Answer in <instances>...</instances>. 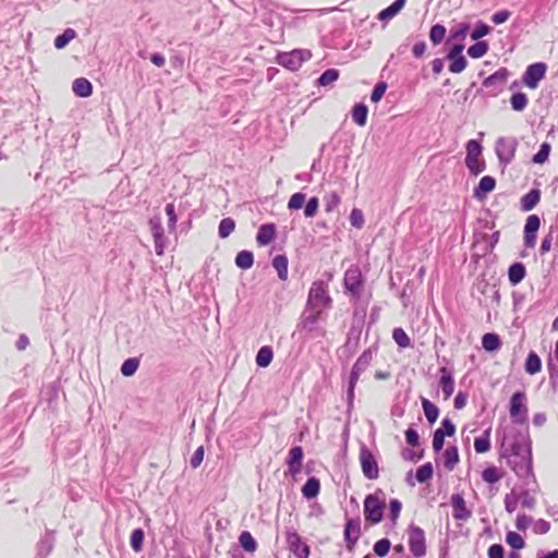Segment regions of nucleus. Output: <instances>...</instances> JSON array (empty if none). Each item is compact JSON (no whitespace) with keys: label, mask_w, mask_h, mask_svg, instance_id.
Segmentation results:
<instances>
[{"label":"nucleus","mask_w":558,"mask_h":558,"mask_svg":"<svg viewBox=\"0 0 558 558\" xmlns=\"http://www.w3.org/2000/svg\"><path fill=\"white\" fill-rule=\"evenodd\" d=\"M500 457L520 477L532 475V450L529 432L515 425H506L500 441Z\"/></svg>","instance_id":"obj_1"},{"label":"nucleus","mask_w":558,"mask_h":558,"mask_svg":"<svg viewBox=\"0 0 558 558\" xmlns=\"http://www.w3.org/2000/svg\"><path fill=\"white\" fill-rule=\"evenodd\" d=\"M472 250V262L475 265L474 271L480 270V276L473 284V294L476 295V293H478L480 295L485 296L488 288V282L485 279V269L488 265V242L486 241L485 233H482L478 230L475 231Z\"/></svg>","instance_id":"obj_2"},{"label":"nucleus","mask_w":558,"mask_h":558,"mask_svg":"<svg viewBox=\"0 0 558 558\" xmlns=\"http://www.w3.org/2000/svg\"><path fill=\"white\" fill-rule=\"evenodd\" d=\"M381 489H377L374 494H369L364 499L363 511L365 521L371 524H378L383 520L385 509V500L381 498Z\"/></svg>","instance_id":"obj_3"},{"label":"nucleus","mask_w":558,"mask_h":558,"mask_svg":"<svg viewBox=\"0 0 558 558\" xmlns=\"http://www.w3.org/2000/svg\"><path fill=\"white\" fill-rule=\"evenodd\" d=\"M332 303L328 294V286L322 280L314 281L310 288L307 296V306L313 308H327Z\"/></svg>","instance_id":"obj_4"},{"label":"nucleus","mask_w":558,"mask_h":558,"mask_svg":"<svg viewBox=\"0 0 558 558\" xmlns=\"http://www.w3.org/2000/svg\"><path fill=\"white\" fill-rule=\"evenodd\" d=\"M312 58L308 49H294L289 52L278 53L276 61L279 65L290 70L298 71L302 64Z\"/></svg>","instance_id":"obj_5"},{"label":"nucleus","mask_w":558,"mask_h":558,"mask_svg":"<svg viewBox=\"0 0 558 558\" xmlns=\"http://www.w3.org/2000/svg\"><path fill=\"white\" fill-rule=\"evenodd\" d=\"M482 153L483 146L476 140L468 142L465 165L473 175H477L485 170V160L481 158Z\"/></svg>","instance_id":"obj_6"},{"label":"nucleus","mask_w":558,"mask_h":558,"mask_svg":"<svg viewBox=\"0 0 558 558\" xmlns=\"http://www.w3.org/2000/svg\"><path fill=\"white\" fill-rule=\"evenodd\" d=\"M408 545L411 554L416 558H422L426 555V537L425 532L417 525H410L407 530Z\"/></svg>","instance_id":"obj_7"},{"label":"nucleus","mask_w":558,"mask_h":558,"mask_svg":"<svg viewBox=\"0 0 558 558\" xmlns=\"http://www.w3.org/2000/svg\"><path fill=\"white\" fill-rule=\"evenodd\" d=\"M509 414L514 424L523 425L526 423L527 407L524 392L518 391L512 395L510 399Z\"/></svg>","instance_id":"obj_8"},{"label":"nucleus","mask_w":558,"mask_h":558,"mask_svg":"<svg viewBox=\"0 0 558 558\" xmlns=\"http://www.w3.org/2000/svg\"><path fill=\"white\" fill-rule=\"evenodd\" d=\"M284 534L288 548L296 558L310 557V546L303 542L301 535L295 530H287Z\"/></svg>","instance_id":"obj_9"},{"label":"nucleus","mask_w":558,"mask_h":558,"mask_svg":"<svg viewBox=\"0 0 558 558\" xmlns=\"http://www.w3.org/2000/svg\"><path fill=\"white\" fill-rule=\"evenodd\" d=\"M359 460L361 463L362 472L368 480H376L379 476V469L377 461L372 451L366 447L362 446L359 453Z\"/></svg>","instance_id":"obj_10"},{"label":"nucleus","mask_w":558,"mask_h":558,"mask_svg":"<svg viewBox=\"0 0 558 558\" xmlns=\"http://www.w3.org/2000/svg\"><path fill=\"white\" fill-rule=\"evenodd\" d=\"M344 287L354 296L360 298L363 278L359 268H349L344 274Z\"/></svg>","instance_id":"obj_11"},{"label":"nucleus","mask_w":558,"mask_h":558,"mask_svg":"<svg viewBox=\"0 0 558 558\" xmlns=\"http://www.w3.org/2000/svg\"><path fill=\"white\" fill-rule=\"evenodd\" d=\"M546 64L543 62L534 63L527 66L524 75L523 82L529 88H536L539 81H542L546 73Z\"/></svg>","instance_id":"obj_12"},{"label":"nucleus","mask_w":558,"mask_h":558,"mask_svg":"<svg viewBox=\"0 0 558 558\" xmlns=\"http://www.w3.org/2000/svg\"><path fill=\"white\" fill-rule=\"evenodd\" d=\"M517 141L514 138H500L496 143V155L501 163H508L514 157Z\"/></svg>","instance_id":"obj_13"},{"label":"nucleus","mask_w":558,"mask_h":558,"mask_svg":"<svg viewBox=\"0 0 558 558\" xmlns=\"http://www.w3.org/2000/svg\"><path fill=\"white\" fill-rule=\"evenodd\" d=\"M464 45L454 43L448 53L450 60L449 71L452 73H461L466 68V60L462 56Z\"/></svg>","instance_id":"obj_14"},{"label":"nucleus","mask_w":558,"mask_h":558,"mask_svg":"<svg viewBox=\"0 0 558 558\" xmlns=\"http://www.w3.org/2000/svg\"><path fill=\"white\" fill-rule=\"evenodd\" d=\"M541 227V219L537 215H530L524 226V245L533 248L536 244L537 231Z\"/></svg>","instance_id":"obj_15"},{"label":"nucleus","mask_w":558,"mask_h":558,"mask_svg":"<svg viewBox=\"0 0 558 558\" xmlns=\"http://www.w3.org/2000/svg\"><path fill=\"white\" fill-rule=\"evenodd\" d=\"M373 360L374 352L371 349L363 351V353L355 361L350 373V377L353 378V381H359L361 374H363L371 366Z\"/></svg>","instance_id":"obj_16"},{"label":"nucleus","mask_w":558,"mask_h":558,"mask_svg":"<svg viewBox=\"0 0 558 558\" xmlns=\"http://www.w3.org/2000/svg\"><path fill=\"white\" fill-rule=\"evenodd\" d=\"M150 231L155 241V252L158 256L163 255L166 241L165 231L159 218L149 220Z\"/></svg>","instance_id":"obj_17"},{"label":"nucleus","mask_w":558,"mask_h":558,"mask_svg":"<svg viewBox=\"0 0 558 558\" xmlns=\"http://www.w3.org/2000/svg\"><path fill=\"white\" fill-rule=\"evenodd\" d=\"M361 535V525L359 519H348L344 527V539L347 548L352 550Z\"/></svg>","instance_id":"obj_18"},{"label":"nucleus","mask_w":558,"mask_h":558,"mask_svg":"<svg viewBox=\"0 0 558 558\" xmlns=\"http://www.w3.org/2000/svg\"><path fill=\"white\" fill-rule=\"evenodd\" d=\"M452 515L456 520H466L471 517V511L466 507L464 498L460 494H453L450 498Z\"/></svg>","instance_id":"obj_19"},{"label":"nucleus","mask_w":558,"mask_h":558,"mask_svg":"<svg viewBox=\"0 0 558 558\" xmlns=\"http://www.w3.org/2000/svg\"><path fill=\"white\" fill-rule=\"evenodd\" d=\"M439 373V387L442 391L444 399L448 400L454 391V379L451 372L447 367H440Z\"/></svg>","instance_id":"obj_20"},{"label":"nucleus","mask_w":558,"mask_h":558,"mask_svg":"<svg viewBox=\"0 0 558 558\" xmlns=\"http://www.w3.org/2000/svg\"><path fill=\"white\" fill-rule=\"evenodd\" d=\"M277 235L275 223H264L259 227L256 234V242L259 246H266L271 243Z\"/></svg>","instance_id":"obj_21"},{"label":"nucleus","mask_w":558,"mask_h":558,"mask_svg":"<svg viewBox=\"0 0 558 558\" xmlns=\"http://www.w3.org/2000/svg\"><path fill=\"white\" fill-rule=\"evenodd\" d=\"M303 457L304 454L302 447L295 446L290 449L287 458V464L289 466V471L292 474H296L301 471Z\"/></svg>","instance_id":"obj_22"},{"label":"nucleus","mask_w":558,"mask_h":558,"mask_svg":"<svg viewBox=\"0 0 558 558\" xmlns=\"http://www.w3.org/2000/svg\"><path fill=\"white\" fill-rule=\"evenodd\" d=\"M407 0H396L388 8L381 10L378 13L377 19L379 21H389L393 19L405 5Z\"/></svg>","instance_id":"obj_23"},{"label":"nucleus","mask_w":558,"mask_h":558,"mask_svg":"<svg viewBox=\"0 0 558 558\" xmlns=\"http://www.w3.org/2000/svg\"><path fill=\"white\" fill-rule=\"evenodd\" d=\"M72 89L78 97H88L93 93V85L87 78L80 77L73 82Z\"/></svg>","instance_id":"obj_24"},{"label":"nucleus","mask_w":558,"mask_h":558,"mask_svg":"<svg viewBox=\"0 0 558 558\" xmlns=\"http://www.w3.org/2000/svg\"><path fill=\"white\" fill-rule=\"evenodd\" d=\"M541 199L539 190H531L521 198V209L523 211L532 210Z\"/></svg>","instance_id":"obj_25"},{"label":"nucleus","mask_w":558,"mask_h":558,"mask_svg":"<svg viewBox=\"0 0 558 558\" xmlns=\"http://www.w3.org/2000/svg\"><path fill=\"white\" fill-rule=\"evenodd\" d=\"M470 34V25L466 23H460L451 28L450 37L448 41L461 43Z\"/></svg>","instance_id":"obj_26"},{"label":"nucleus","mask_w":558,"mask_h":558,"mask_svg":"<svg viewBox=\"0 0 558 558\" xmlns=\"http://www.w3.org/2000/svg\"><path fill=\"white\" fill-rule=\"evenodd\" d=\"M320 490V483L316 477H310L302 487L304 497L312 499L315 498Z\"/></svg>","instance_id":"obj_27"},{"label":"nucleus","mask_w":558,"mask_h":558,"mask_svg":"<svg viewBox=\"0 0 558 558\" xmlns=\"http://www.w3.org/2000/svg\"><path fill=\"white\" fill-rule=\"evenodd\" d=\"M368 108L363 104H356L352 108V120L359 126H364L367 121Z\"/></svg>","instance_id":"obj_28"},{"label":"nucleus","mask_w":558,"mask_h":558,"mask_svg":"<svg viewBox=\"0 0 558 558\" xmlns=\"http://www.w3.org/2000/svg\"><path fill=\"white\" fill-rule=\"evenodd\" d=\"M508 276H509V281L513 286L520 283L525 276L524 265L521 263H515V264L511 265L509 268V271H508Z\"/></svg>","instance_id":"obj_29"},{"label":"nucleus","mask_w":558,"mask_h":558,"mask_svg":"<svg viewBox=\"0 0 558 558\" xmlns=\"http://www.w3.org/2000/svg\"><path fill=\"white\" fill-rule=\"evenodd\" d=\"M272 266L281 280L288 279V258L284 255H277L272 259Z\"/></svg>","instance_id":"obj_30"},{"label":"nucleus","mask_w":558,"mask_h":558,"mask_svg":"<svg viewBox=\"0 0 558 558\" xmlns=\"http://www.w3.org/2000/svg\"><path fill=\"white\" fill-rule=\"evenodd\" d=\"M274 357L272 349L269 345L262 347L256 355V364L259 367H267Z\"/></svg>","instance_id":"obj_31"},{"label":"nucleus","mask_w":558,"mask_h":558,"mask_svg":"<svg viewBox=\"0 0 558 558\" xmlns=\"http://www.w3.org/2000/svg\"><path fill=\"white\" fill-rule=\"evenodd\" d=\"M254 264V255L251 251L243 250L235 257V265L241 269H250Z\"/></svg>","instance_id":"obj_32"},{"label":"nucleus","mask_w":558,"mask_h":558,"mask_svg":"<svg viewBox=\"0 0 558 558\" xmlns=\"http://www.w3.org/2000/svg\"><path fill=\"white\" fill-rule=\"evenodd\" d=\"M459 461V453L456 447H448L444 452V466L451 471Z\"/></svg>","instance_id":"obj_33"},{"label":"nucleus","mask_w":558,"mask_h":558,"mask_svg":"<svg viewBox=\"0 0 558 558\" xmlns=\"http://www.w3.org/2000/svg\"><path fill=\"white\" fill-rule=\"evenodd\" d=\"M241 547L247 553H254L257 549V543L248 531H243L239 536Z\"/></svg>","instance_id":"obj_34"},{"label":"nucleus","mask_w":558,"mask_h":558,"mask_svg":"<svg viewBox=\"0 0 558 558\" xmlns=\"http://www.w3.org/2000/svg\"><path fill=\"white\" fill-rule=\"evenodd\" d=\"M422 408L427 421L434 424L439 415L438 408L427 399H422Z\"/></svg>","instance_id":"obj_35"},{"label":"nucleus","mask_w":558,"mask_h":558,"mask_svg":"<svg viewBox=\"0 0 558 558\" xmlns=\"http://www.w3.org/2000/svg\"><path fill=\"white\" fill-rule=\"evenodd\" d=\"M541 368H542V362H541L539 356L536 353L531 352L527 355V359L525 361V372L531 375H534V374L538 373L541 371Z\"/></svg>","instance_id":"obj_36"},{"label":"nucleus","mask_w":558,"mask_h":558,"mask_svg":"<svg viewBox=\"0 0 558 558\" xmlns=\"http://www.w3.org/2000/svg\"><path fill=\"white\" fill-rule=\"evenodd\" d=\"M76 33L72 28H66L61 35H58L54 39V47L57 49L64 48L72 39H74Z\"/></svg>","instance_id":"obj_37"},{"label":"nucleus","mask_w":558,"mask_h":558,"mask_svg":"<svg viewBox=\"0 0 558 558\" xmlns=\"http://www.w3.org/2000/svg\"><path fill=\"white\" fill-rule=\"evenodd\" d=\"M326 213L333 211L341 203V197L337 192H329L324 197Z\"/></svg>","instance_id":"obj_38"},{"label":"nucleus","mask_w":558,"mask_h":558,"mask_svg":"<svg viewBox=\"0 0 558 558\" xmlns=\"http://www.w3.org/2000/svg\"><path fill=\"white\" fill-rule=\"evenodd\" d=\"M144 532L142 529H135L130 536V545L134 551L138 553L143 548Z\"/></svg>","instance_id":"obj_39"},{"label":"nucleus","mask_w":558,"mask_h":558,"mask_svg":"<svg viewBox=\"0 0 558 558\" xmlns=\"http://www.w3.org/2000/svg\"><path fill=\"white\" fill-rule=\"evenodd\" d=\"M446 36V27L440 24L432 26L429 31V39L436 46L439 45Z\"/></svg>","instance_id":"obj_40"},{"label":"nucleus","mask_w":558,"mask_h":558,"mask_svg":"<svg viewBox=\"0 0 558 558\" xmlns=\"http://www.w3.org/2000/svg\"><path fill=\"white\" fill-rule=\"evenodd\" d=\"M235 229V222L232 218H223L218 228L219 236L225 239L229 236Z\"/></svg>","instance_id":"obj_41"},{"label":"nucleus","mask_w":558,"mask_h":558,"mask_svg":"<svg viewBox=\"0 0 558 558\" xmlns=\"http://www.w3.org/2000/svg\"><path fill=\"white\" fill-rule=\"evenodd\" d=\"M339 78V71L336 69L326 70L318 78L320 86H329Z\"/></svg>","instance_id":"obj_42"},{"label":"nucleus","mask_w":558,"mask_h":558,"mask_svg":"<svg viewBox=\"0 0 558 558\" xmlns=\"http://www.w3.org/2000/svg\"><path fill=\"white\" fill-rule=\"evenodd\" d=\"M415 476H416L417 482H420V483H425L428 480H430L433 476L432 463L427 462V463L418 466V469L416 470Z\"/></svg>","instance_id":"obj_43"},{"label":"nucleus","mask_w":558,"mask_h":558,"mask_svg":"<svg viewBox=\"0 0 558 558\" xmlns=\"http://www.w3.org/2000/svg\"><path fill=\"white\" fill-rule=\"evenodd\" d=\"M392 338L400 348H408L411 344L409 336L400 327L393 329Z\"/></svg>","instance_id":"obj_44"},{"label":"nucleus","mask_w":558,"mask_h":558,"mask_svg":"<svg viewBox=\"0 0 558 558\" xmlns=\"http://www.w3.org/2000/svg\"><path fill=\"white\" fill-rule=\"evenodd\" d=\"M510 104L513 110L522 111L527 105V97L523 93H515L511 96Z\"/></svg>","instance_id":"obj_45"},{"label":"nucleus","mask_w":558,"mask_h":558,"mask_svg":"<svg viewBox=\"0 0 558 558\" xmlns=\"http://www.w3.org/2000/svg\"><path fill=\"white\" fill-rule=\"evenodd\" d=\"M140 362L137 359L130 357L125 360L121 366V373L129 377L132 376L138 368Z\"/></svg>","instance_id":"obj_46"},{"label":"nucleus","mask_w":558,"mask_h":558,"mask_svg":"<svg viewBox=\"0 0 558 558\" xmlns=\"http://www.w3.org/2000/svg\"><path fill=\"white\" fill-rule=\"evenodd\" d=\"M305 204V194L303 193H294L291 195L289 202H288V208L290 210H299L301 209Z\"/></svg>","instance_id":"obj_47"},{"label":"nucleus","mask_w":558,"mask_h":558,"mask_svg":"<svg viewBox=\"0 0 558 558\" xmlns=\"http://www.w3.org/2000/svg\"><path fill=\"white\" fill-rule=\"evenodd\" d=\"M487 51V44L485 41H477L476 44H474L473 46H471L469 49H468V54L471 57V58H481L483 57Z\"/></svg>","instance_id":"obj_48"},{"label":"nucleus","mask_w":558,"mask_h":558,"mask_svg":"<svg viewBox=\"0 0 558 558\" xmlns=\"http://www.w3.org/2000/svg\"><path fill=\"white\" fill-rule=\"evenodd\" d=\"M373 549L378 557H385L389 553L390 541L387 538H381L374 544Z\"/></svg>","instance_id":"obj_49"},{"label":"nucleus","mask_w":558,"mask_h":558,"mask_svg":"<svg viewBox=\"0 0 558 558\" xmlns=\"http://www.w3.org/2000/svg\"><path fill=\"white\" fill-rule=\"evenodd\" d=\"M550 144L549 143H543L539 147V150L537 154L533 156V162L535 163H544L549 156L550 153Z\"/></svg>","instance_id":"obj_50"},{"label":"nucleus","mask_w":558,"mask_h":558,"mask_svg":"<svg viewBox=\"0 0 558 558\" xmlns=\"http://www.w3.org/2000/svg\"><path fill=\"white\" fill-rule=\"evenodd\" d=\"M401 510V501L398 499H391L389 502V518L393 524H396L397 520L399 519Z\"/></svg>","instance_id":"obj_51"},{"label":"nucleus","mask_w":558,"mask_h":558,"mask_svg":"<svg viewBox=\"0 0 558 558\" xmlns=\"http://www.w3.org/2000/svg\"><path fill=\"white\" fill-rule=\"evenodd\" d=\"M165 210L168 216V227H169L170 231H174L175 227H177V221H178L174 204L173 203L167 204Z\"/></svg>","instance_id":"obj_52"},{"label":"nucleus","mask_w":558,"mask_h":558,"mask_svg":"<svg viewBox=\"0 0 558 558\" xmlns=\"http://www.w3.org/2000/svg\"><path fill=\"white\" fill-rule=\"evenodd\" d=\"M319 202L317 197H312L307 201L304 208V216L306 218H313L318 211Z\"/></svg>","instance_id":"obj_53"},{"label":"nucleus","mask_w":558,"mask_h":558,"mask_svg":"<svg viewBox=\"0 0 558 558\" xmlns=\"http://www.w3.org/2000/svg\"><path fill=\"white\" fill-rule=\"evenodd\" d=\"M506 541L513 549H521L524 547L523 538L515 532H509Z\"/></svg>","instance_id":"obj_54"},{"label":"nucleus","mask_w":558,"mask_h":558,"mask_svg":"<svg viewBox=\"0 0 558 558\" xmlns=\"http://www.w3.org/2000/svg\"><path fill=\"white\" fill-rule=\"evenodd\" d=\"M474 448L478 453L488 451V430H485L480 438L475 439Z\"/></svg>","instance_id":"obj_55"},{"label":"nucleus","mask_w":558,"mask_h":558,"mask_svg":"<svg viewBox=\"0 0 558 558\" xmlns=\"http://www.w3.org/2000/svg\"><path fill=\"white\" fill-rule=\"evenodd\" d=\"M488 193V175L481 179L477 189L474 191V196L483 201Z\"/></svg>","instance_id":"obj_56"},{"label":"nucleus","mask_w":558,"mask_h":558,"mask_svg":"<svg viewBox=\"0 0 558 558\" xmlns=\"http://www.w3.org/2000/svg\"><path fill=\"white\" fill-rule=\"evenodd\" d=\"M511 15H512L511 11H509V10H500V11L494 13L490 16V21L495 25H500V24L506 23L510 19Z\"/></svg>","instance_id":"obj_57"},{"label":"nucleus","mask_w":558,"mask_h":558,"mask_svg":"<svg viewBox=\"0 0 558 558\" xmlns=\"http://www.w3.org/2000/svg\"><path fill=\"white\" fill-rule=\"evenodd\" d=\"M350 222L355 228H362L364 225V216L361 209L353 208L350 214Z\"/></svg>","instance_id":"obj_58"},{"label":"nucleus","mask_w":558,"mask_h":558,"mask_svg":"<svg viewBox=\"0 0 558 558\" xmlns=\"http://www.w3.org/2000/svg\"><path fill=\"white\" fill-rule=\"evenodd\" d=\"M386 89H387V84L385 82L377 83L372 92L371 100L373 102H378L383 98Z\"/></svg>","instance_id":"obj_59"},{"label":"nucleus","mask_w":558,"mask_h":558,"mask_svg":"<svg viewBox=\"0 0 558 558\" xmlns=\"http://www.w3.org/2000/svg\"><path fill=\"white\" fill-rule=\"evenodd\" d=\"M445 436H452L456 433V426L449 418H444L438 428Z\"/></svg>","instance_id":"obj_60"},{"label":"nucleus","mask_w":558,"mask_h":558,"mask_svg":"<svg viewBox=\"0 0 558 558\" xmlns=\"http://www.w3.org/2000/svg\"><path fill=\"white\" fill-rule=\"evenodd\" d=\"M203 459H204V448L201 446L198 447L195 452L193 453L192 458H191V466L193 469H197L201 463L203 462Z\"/></svg>","instance_id":"obj_61"},{"label":"nucleus","mask_w":558,"mask_h":558,"mask_svg":"<svg viewBox=\"0 0 558 558\" xmlns=\"http://www.w3.org/2000/svg\"><path fill=\"white\" fill-rule=\"evenodd\" d=\"M518 502H519V496H517L514 492L507 495L506 500H505L507 511L513 512L517 509Z\"/></svg>","instance_id":"obj_62"},{"label":"nucleus","mask_w":558,"mask_h":558,"mask_svg":"<svg viewBox=\"0 0 558 558\" xmlns=\"http://www.w3.org/2000/svg\"><path fill=\"white\" fill-rule=\"evenodd\" d=\"M405 440L412 447L418 446L420 437H418L417 432L413 428H408L405 430Z\"/></svg>","instance_id":"obj_63"},{"label":"nucleus","mask_w":558,"mask_h":558,"mask_svg":"<svg viewBox=\"0 0 558 558\" xmlns=\"http://www.w3.org/2000/svg\"><path fill=\"white\" fill-rule=\"evenodd\" d=\"M445 435L440 433V429H436L433 437V448L435 451H440L444 447Z\"/></svg>","instance_id":"obj_64"}]
</instances>
